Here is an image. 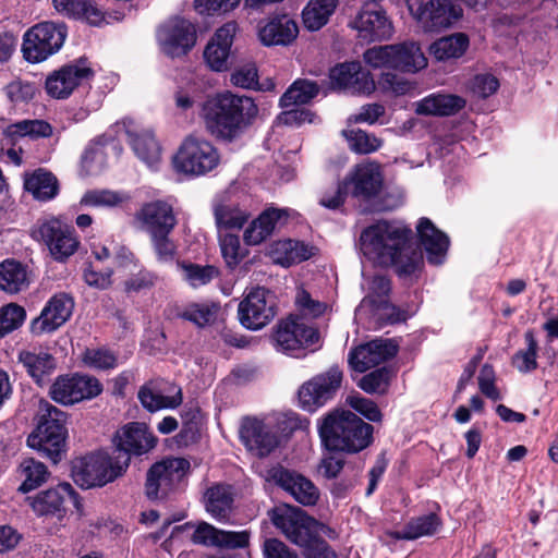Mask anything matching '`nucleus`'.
I'll use <instances>...</instances> for the list:
<instances>
[{
    "label": "nucleus",
    "instance_id": "obj_63",
    "mask_svg": "<svg viewBox=\"0 0 558 558\" xmlns=\"http://www.w3.org/2000/svg\"><path fill=\"white\" fill-rule=\"evenodd\" d=\"M170 233H157L149 235L151 245L160 263H170L174 259L177 254V245L170 239Z\"/></svg>",
    "mask_w": 558,
    "mask_h": 558
},
{
    "label": "nucleus",
    "instance_id": "obj_55",
    "mask_svg": "<svg viewBox=\"0 0 558 558\" xmlns=\"http://www.w3.org/2000/svg\"><path fill=\"white\" fill-rule=\"evenodd\" d=\"M177 529L178 530L193 529L194 531L191 535V539L194 544H198V545H203V546H207V547H218L220 529H217L207 522H204V521L197 522V523L187 522L184 525H181Z\"/></svg>",
    "mask_w": 558,
    "mask_h": 558
},
{
    "label": "nucleus",
    "instance_id": "obj_40",
    "mask_svg": "<svg viewBox=\"0 0 558 558\" xmlns=\"http://www.w3.org/2000/svg\"><path fill=\"white\" fill-rule=\"evenodd\" d=\"M339 0H310L302 11L305 28L315 32L324 27L335 13Z\"/></svg>",
    "mask_w": 558,
    "mask_h": 558
},
{
    "label": "nucleus",
    "instance_id": "obj_15",
    "mask_svg": "<svg viewBox=\"0 0 558 558\" xmlns=\"http://www.w3.org/2000/svg\"><path fill=\"white\" fill-rule=\"evenodd\" d=\"M101 391L102 385L97 378L75 374L58 377L50 388V396L56 402L70 405L95 398Z\"/></svg>",
    "mask_w": 558,
    "mask_h": 558
},
{
    "label": "nucleus",
    "instance_id": "obj_35",
    "mask_svg": "<svg viewBox=\"0 0 558 558\" xmlns=\"http://www.w3.org/2000/svg\"><path fill=\"white\" fill-rule=\"evenodd\" d=\"M465 106V100L451 94H430L414 104L415 112L422 116H451Z\"/></svg>",
    "mask_w": 558,
    "mask_h": 558
},
{
    "label": "nucleus",
    "instance_id": "obj_22",
    "mask_svg": "<svg viewBox=\"0 0 558 558\" xmlns=\"http://www.w3.org/2000/svg\"><path fill=\"white\" fill-rule=\"evenodd\" d=\"M238 32V24L227 22L216 29L204 49V60L208 68L215 72L229 69L232 45Z\"/></svg>",
    "mask_w": 558,
    "mask_h": 558
},
{
    "label": "nucleus",
    "instance_id": "obj_37",
    "mask_svg": "<svg viewBox=\"0 0 558 558\" xmlns=\"http://www.w3.org/2000/svg\"><path fill=\"white\" fill-rule=\"evenodd\" d=\"M142 405L150 412L161 409H174L182 403V393L178 389L172 396H165L158 380H150L142 386L137 393Z\"/></svg>",
    "mask_w": 558,
    "mask_h": 558
},
{
    "label": "nucleus",
    "instance_id": "obj_45",
    "mask_svg": "<svg viewBox=\"0 0 558 558\" xmlns=\"http://www.w3.org/2000/svg\"><path fill=\"white\" fill-rule=\"evenodd\" d=\"M25 189L40 201L53 198L58 192L57 179L47 171L37 170L25 179Z\"/></svg>",
    "mask_w": 558,
    "mask_h": 558
},
{
    "label": "nucleus",
    "instance_id": "obj_2",
    "mask_svg": "<svg viewBox=\"0 0 558 558\" xmlns=\"http://www.w3.org/2000/svg\"><path fill=\"white\" fill-rule=\"evenodd\" d=\"M257 113L258 108L251 97L231 92L208 97L199 109V117L207 132L226 142L240 137Z\"/></svg>",
    "mask_w": 558,
    "mask_h": 558
},
{
    "label": "nucleus",
    "instance_id": "obj_27",
    "mask_svg": "<svg viewBox=\"0 0 558 558\" xmlns=\"http://www.w3.org/2000/svg\"><path fill=\"white\" fill-rule=\"evenodd\" d=\"M352 26L359 37L367 43L389 39L393 33L392 23L384 10L362 9Z\"/></svg>",
    "mask_w": 558,
    "mask_h": 558
},
{
    "label": "nucleus",
    "instance_id": "obj_44",
    "mask_svg": "<svg viewBox=\"0 0 558 558\" xmlns=\"http://www.w3.org/2000/svg\"><path fill=\"white\" fill-rule=\"evenodd\" d=\"M216 225L219 229H241L250 219L251 213L231 202H221L214 207Z\"/></svg>",
    "mask_w": 558,
    "mask_h": 558
},
{
    "label": "nucleus",
    "instance_id": "obj_47",
    "mask_svg": "<svg viewBox=\"0 0 558 558\" xmlns=\"http://www.w3.org/2000/svg\"><path fill=\"white\" fill-rule=\"evenodd\" d=\"M319 87L308 80H296L280 98V106L284 109L305 105L318 95Z\"/></svg>",
    "mask_w": 558,
    "mask_h": 558
},
{
    "label": "nucleus",
    "instance_id": "obj_43",
    "mask_svg": "<svg viewBox=\"0 0 558 558\" xmlns=\"http://www.w3.org/2000/svg\"><path fill=\"white\" fill-rule=\"evenodd\" d=\"M441 525V521L435 513H428L412 519L402 531L388 533L397 539H416L435 534Z\"/></svg>",
    "mask_w": 558,
    "mask_h": 558
},
{
    "label": "nucleus",
    "instance_id": "obj_21",
    "mask_svg": "<svg viewBox=\"0 0 558 558\" xmlns=\"http://www.w3.org/2000/svg\"><path fill=\"white\" fill-rule=\"evenodd\" d=\"M116 457L131 454L142 456L150 451L157 444V438L145 423L131 422L119 428L113 436Z\"/></svg>",
    "mask_w": 558,
    "mask_h": 558
},
{
    "label": "nucleus",
    "instance_id": "obj_13",
    "mask_svg": "<svg viewBox=\"0 0 558 558\" xmlns=\"http://www.w3.org/2000/svg\"><path fill=\"white\" fill-rule=\"evenodd\" d=\"M341 381L342 372L338 366L312 377L299 388V405L304 411L315 412L335 397Z\"/></svg>",
    "mask_w": 558,
    "mask_h": 558
},
{
    "label": "nucleus",
    "instance_id": "obj_48",
    "mask_svg": "<svg viewBox=\"0 0 558 558\" xmlns=\"http://www.w3.org/2000/svg\"><path fill=\"white\" fill-rule=\"evenodd\" d=\"M230 81L234 86L246 89L274 90L276 86L271 78H267L263 83L258 82V71L254 63H246L235 69Z\"/></svg>",
    "mask_w": 558,
    "mask_h": 558
},
{
    "label": "nucleus",
    "instance_id": "obj_32",
    "mask_svg": "<svg viewBox=\"0 0 558 558\" xmlns=\"http://www.w3.org/2000/svg\"><path fill=\"white\" fill-rule=\"evenodd\" d=\"M299 34L296 22L288 15H281L269 20L259 27L258 36L265 46L291 44Z\"/></svg>",
    "mask_w": 558,
    "mask_h": 558
},
{
    "label": "nucleus",
    "instance_id": "obj_62",
    "mask_svg": "<svg viewBox=\"0 0 558 558\" xmlns=\"http://www.w3.org/2000/svg\"><path fill=\"white\" fill-rule=\"evenodd\" d=\"M390 373L386 367L378 368L365 376L359 383V387L367 393H383L389 384Z\"/></svg>",
    "mask_w": 558,
    "mask_h": 558
},
{
    "label": "nucleus",
    "instance_id": "obj_20",
    "mask_svg": "<svg viewBox=\"0 0 558 558\" xmlns=\"http://www.w3.org/2000/svg\"><path fill=\"white\" fill-rule=\"evenodd\" d=\"M350 194L362 201L376 197L384 185L381 167L375 161H364L356 165L344 179Z\"/></svg>",
    "mask_w": 558,
    "mask_h": 558
},
{
    "label": "nucleus",
    "instance_id": "obj_56",
    "mask_svg": "<svg viewBox=\"0 0 558 558\" xmlns=\"http://www.w3.org/2000/svg\"><path fill=\"white\" fill-rule=\"evenodd\" d=\"M26 318L25 310L15 304L10 303L0 308V337H3L19 327H21Z\"/></svg>",
    "mask_w": 558,
    "mask_h": 558
},
{
    "label": "nucleus",
    "instance_id": "obj_19",
    "mask_svg": "<svg viewBox=\"0 0 558 558\" xmlns=\"http://www.w3.org/2000/svg\"><path fill=\"white\" fill-rule=\"evenodd\" d=\"M190 462L183 458H170L154 464L146 480V494L148 498H158L166 495L186 474Z\"/></svg>",
    "mask_w": 558,
    "mask_h": 558
},
{
    "label": "nucleus",
    "instance_id": "obj_25",
    "mask_svg": "<svg viewBox=\"0 0 558 558\" xmlns=\"http://www.w3.org/2000/svg\"><path fill=\"white\" fill-rule=\"evenodd\" d=\"M73 299L66 293H58L49 299L40 315L32 323L35 335L50 333L64 325L72 315Z\"/></svg>",
    "mask_w": 558,
    "mask_h": 558
},
{
    "label": "nucleus",
    "instance_id": "obj_28",
    "mask_svg": "<svg viewBox=\"0 0 558 558\" xmlns=\"http://www.w3.org/2000/svg\"><path fill=\"white\" fill-rule=\"evenodd\" d=\"M28 500L32 509L38 515L61 517L68 501L77 504L76 495L69 483H62L54 488L41 492Z\"/></svg>",
    "mask_w": 558,
    "mask_h": 558
},
{
    "label": "nucleus",
    "instance_id": "obj_12",
    "mask_svg": "<svg viewBox=\"0 0 558 558\" xmlns=\"http://www.w3.org/2000/svg\"><path fill=\"white\" fill-rule=\"evenodd\" d=\"M156 39L159 50L171 59L186 56L196 44L195 26L182 17H172L157 29Z\"/></svg>",
    "mask_w": 558,
    "mask_h": 558
},
{
    "label": "nucleus",
    "instance_id": "obj_18",
    "mask_svg": "<svg viewBox=\"0 0 558 558\" xmlns=\"http://www.w3.org/2000/svg\"><path fill=\"white\" fill-rule=\"evenodd\" d=\"M94 72L86 59H78L57 71L46 78L45 88L49 96L56 99L68 98L83 82L88 81Z\"/></svg>",
    "mask_w": 558,
    "mask_h": 558
},
{
    "label": "nucleus",
    "instance_id": "obj_41",
    "mask_svg": "<svg viewBox=\"0 0 558 558\" xmlns=\"http://www.w3.org/2000/svg\"><path fill=\"white\" fill-rule=\"evenodd\" d=\"M427 65V59L415 43L396 45L393 69L415 73Z\"/></svg>",
    "mask_w": 558,
    "mask_h": 558
},
{
    "label": "nucleus",
    "instance_id": "obj_31",
    "mask_svg": "<svg viewBox=\"0 0 558 558\" xmlns=\"http://www.w3.org/2000/svg\"><path fill=\"white\" fill-rule=\"evenodd\" d=\"M128 140L134 154L142 162L153 170L159 168L162 160V151L153 131L147 129L128 131Z\"/></svg>",
    "mask_w": 558,
    "mask_h": 558
},
{
    "label": "nucleus",
    "instance_id": "obj_54",
    "mask_svg": "<svg viewBox=\"0 0 558 558\" xmlns=\"http://www.w3.org/2000/svg\"><path fill=\"white\" fill-rule=\"evenodd\" d=\"M220 312V305L217 303H193L184 308L181 316L203 327L213 324Z\"/></svg>",
    "mask_w": 558,
    "mask_h": 558
},
{
    "label": "nucleus",
    "instance_id": "obj_14",
    "mask_svg": "<svg viewBox=\"0 0 558 558\" xmlns=\"http://www.w3.org/2000/svg\"><path fill=\"white\" fill-rule=\"evenodd\" d=\"M134 221L149 235L171 233L178 225V211L171 199H155L140 207Z\"/></svg>",
    "mask_w": 558,
    "mask_h": 558
},
{
    "label": "nucleus",
    "instance_id": "obj_50",
    "mask_svg": "<svg viewBox=\"0 0 558 558\" xmlns=\"http://www.w3.org/2000/svg\"><path fill=\"white\" fill-rule=\"evenodd\" d=\"M5 133L8 136L31 138L48 137L52 134L51 125L43 120H23L12 123L7 126Z\"/></svg>",
    "mask_w": 558,
    "mask_h": 558
},
{
    "label": "nucleus",
    "instance_id": "obj_10",
    "mask_svg": "<svg viewBox=\"0 0 558 558\" xmlns=\"http://www.w3.org/2000/svg\"><path fill=\"white\" fill-rule=\"evenodd\" d=\"M286 418L282 417H244L241 421L239 436L245 448L259 458L269 456L279 445V432Z\"/></svg>",
    "mask_w": 558,
    "mask_h": 558
},
{
    "label": "nucleus",
    "instance_id": "obj_11",
    "mask_svg": "<svg viewBox=\"0 0 558 558\" xmlns=\"http://www.w3.org/2000/svg\"><path fill=\"white\" fill-rule=\"evenodd\" d=\"M411 15L426 31H438L454 25L463 15L456 0H407Z\"/></svg>",
    "mask_w": 558,
    "mask_h": 558
},
{
    "label": "nucleus",
    "instance_id": "obj_57",
    "mask_svg": "<svg viewBox=\"0 0 558 558\" xmlns=\"http://www.w3.org/2000/svg\"><path fill=\"white\" fill-rule=\"evenodd\" d=\"M295 306L298 311L307 318H316L325 314L328 304L314 300L308 291L303 287H299L295 293Z\"/></svg>",
    "mask_w": 558,
    "mask_h": 558
},
{
    "label": "nucleus",
    "instance_id": "obj_9",
    "mask_svg": "<svg viewBox=\"0 0 558 558\" xmlns=\"http://www.w3.org/2000/svg\"><path fill=\"white\" fill-rule=\"evenodd\" d=\"M32 238L43 243L59 263L66 262L81 244L75 229L56 217L39 220L32 230Z\"/></svg>",
    "mask_w": 558,
    "mask_h": 558
},
{
    "label": "nucleus",
    "instance_id": "obj_29",
    "mask_svg": "<svg viewBox=\"0 0 558 558\" xmlns=\"http://www.w3.org/2000/svg\"><path fill=\"white\" fill-rule=\"evenodd\" d=\"M416 230L427 260L434 265L442 264L450 244L447 234L437 229L428 218H421Z\"/></svg>",
    "mask_w": 558,
    "mask_h": 558
},
{
    "label": "nucleus",
    "instance_id": "obj_6",
    "mask_svg": "<svg viewBox=\"0 0 558 558\" xmlns=\"http://www.w3.org/2000/svg\"><path fill=\"white\" fill-rule=\"evenodd\" d=\"M221 162L218 148L208 140L189 135L180 144L172 165L177 173L198 178L214 172Z\"/></svg>",
    "mask_w": 558,
    "mask_h": 558
},
{
    "label": "nucleus",
    "instance_id": "obj_42",
    "mask_svg": "<svg viewBox=\"0 0 558 558\" xmlns=\"http://www.w3.org/2000/svg\"><path fill=\"white\" fill-rule=\"evenodd\" d=\"M28 286L26 268L13 258L0 263V289L8 293H17Z\"/></svg>",
    "mask_w": 558,
    "mask_h": 558
},
{
    "label": "nucleus",
    "instance_id": "obj_4",
    "mask_svg": "<svg viewBox=\"0 0 558 558\" xmlns=\"http://www.w3.org/2000/svg\"><path fill=\"white\" fill-rule=\"evenodd\" d=\"M318 432L328 451L359 452L371 444L373 426L351 411L335 410L324 417Z\"/></svg>",
    "mask_w": 558,
    "mask_h": 558
},
{
    "label": "nucleus",
    "instance_id": "obj_53",
    "mask_svg": "<svg viewBox=\"0 0 558 558\" xmlns=\"http://www.w3.org/2000/svg\"><path fill=\"white\" fill-rule=\"evenodd\" d=\"M390 291V281L381 275H376L368 282V293L362 300L360 306L356 310L357 314L366 313L367 310H372L378 305L379 301L387 300V295Z\"/></svg>",
    "mask_w": 558,
    "mask_h": 558
},
{
    "label": "nucleus",
    "instance_id": "obj_39",
    "mask_svg": "<svg viewBox=\"0 0 558 558\" xmlns=\"http://www.w3.org/2000/svg\"><path fill=\"white\" fill-rule=\"evenodd\" d=\"M470 46V38L464 33H454L435 40L429 46V53L437 61H449L461 58Z\"/></svg>",
    "mask_w": 558,
    "mask_h": 558
},
{
    "label": "nucleus",
    "instance_id": "obj_5",
    "mask_svg": "<svg viewBox=\"0 0 558 558\" xmlns=\"http://www.w3.org/2000/svg\"><path fill=\"white\" fill-rule=\"evenodd\" d=\"M65 414L47 401L40 402L38 424L27 437L28 447L43 452L53 463L61 459L65 447Z\"/></svg>",
    "mask_w": 558,
    "mask_h": 558
},
{
    "label": "nucleus",
    "instance_id": "obj_26",
    "mask_svg": "<svg viewBox=\"0 0 558 558\" xmlns=\"http://www.w3.org/2000/svg\"><path fill=\"white\" fill-rule=\"evenodd\" d=\"M329 78L333 88L352 94H371L376 88L369 72L363 70L360 62H345L333 66Z\"/></svg>",
    "mask_w": 558,
    "mask_h": 558
},
{
    "label": "nucleus",
    "instance_id": "obj_64",
    "mask_svg": "<svg viewBox=\"0 0 558 558\" xmlns=\"http://www.w3.org/2000/svg\"><path fill=\"white\" fill-rule=\"evenodd\" d=\"M8 98L14 104L28 102L37 94V86L34 83L16 80L5 86Z\"/></svg>",
    "mask_w": 558,
    "mask_h": 558
},
{
    "label": "nucleus",
    "instance_id": "obj_24",
    "mask_svg": "<svg viewBox=\"0 0 558 558\" xmlns=\"http://www.w3.org/2000/svg\"><path fill=\"white\" fill-rule=\"evenodd\" d=\"M398 345L391 339H374L352 349L349 353V364L352 369L364 373L367 369L393 357Z\"/></svg>",
    "mask_w": 558,
    "mask_h": 558
},
{
    "label": "nucleus",
    "instance_id": "obj_8",
    "mask_svg": "<svg viewBox=\"0 0 558 558\" xmlns=\"http://www.w3.org/2000/svg\"><path fill=\"white\" fill-rule=\"evenodd\" d=\"M68 35L64 23L41 22L28 28L23 35L22 53L31 63H39L57 53Z\"/></svg>",
    "mask_w": 558,
    "mask_h": 558
},
{
    "label": "nucleus",
    "instance_id": "obj_49",
    "mask_svg": "<svg viewBox=\"0 0 558 558\" xmlns=\"http://www.w3.org/2000/svg\"><path fill=\"white\" fill-rule=\"evenodd\" d=\"M20 470L24 476V481L19 487V490L22 493H28L36 489L44 484L49 476L46 465L33 458L25 459L21 463Z\"/></svg>",
    "mask_w": 558,
    "mask_h": 558
},
{
    "label": "nucleus",
    "instance_id": "obj_61",
    "mask_svg": "<svg viewBox=\"0 0 558 558\" xmlns=\"http://www.w3.org/2000/svg\"><path fill=\"white\" fill-rule=\"evenodd\" d=\"M220 250L223 259L231 268L235 267L244 257L240 239L235 234H223L220 236Z\"/></svg>",
    "mask_w": 558,
    "mask_h": 558
},
{
    "label": "nucleus",
    "instance_id": "obj_23",
    "mask_svg": "<svg viewBox=\"0 0 558 558\" xmlns=\"http://www.w3.org/2000/svg\"><path fill=\"white\" fill-rule=\"evenodd\" d=\"M267 480L275 482L303 506H314L319 499L318 488L300 473L276 466L268 471Z\"/></svg>",
    "mask_w": 558,
    "mask_h": 558
},
{
    "label": "nucleus",
    "instance_id": "obj_3",
    "mask_svg": "<svg viewBox=\"0 0 558 558\" xmlns=\"http://www.w3.org/2000/svg\"><path fill=\"white\" fill-rule=\"evenodd\" d=\"M268 518L287 539L303 549L306 558H338L323 539L335 538L336 532L300 508L282 504L270 509Z\"/></svg>",
    "mask_w": 558,
    "mask_h": 558
},
{
    "label": "nucleus",
    "instance_id": "obj_30",
    "mask_svg": "<svg viewBox=\"0 0 558 558\" xmlns=\"http://www.w3.org/2000/svg\"><path fill=\"white\" fill-rule=\"evenodd\" d=\"M291 210L268 208L254 219L245 229L243 239L247 245H258L265 241L275 228L290 217Z\"/></svg>",
    "mask_w": 558,
    "mask_h": 558
},
{
    "label": "nucleus",
    "instance_id": "obj_58",
    "mask_svg": "<svg viewBox=\"0 0 558 558\" xmlns=\"http://www.w3.org/2000/svg\"><path fill=\"white\" fill-rule=\"evenodd\" d=\"M527 348L524 351H519L513 356L514 367L522 372L527 373L536 368L537 343L531 332L525 335Z\"/></svg>",
    "mask_w": 558,
    "mask_h": 558
},
{
    "label": "nucleus",
    "instance_id": "obj_51",
    "mask_svg": "<svg viewBox=\"0 0 558 558\" xmlns=\"http://www.w3.org/2000/svg\"><path fill=\"white\" fill-rule=\"evenodd\" d=\"M342 134L347 138L351 150L357 154L374 153L383 145L380 138L360 129L344 130Z\"/></svg>",
    "mask_w": 558,
    "mask_h": 558
},
{
    "label": "nucleus",
    "instance_id": "obj_52",
    "mask_svg": "<svg viewBox=\"0 0 558 558\" xmlns=\"http://www.w3.org/2000/svg\"><path fill=\"white\" fill-rule=\"evenodd\" d=\"M184 280L193 288H198L209 283L218 276V270L214 266H202L192 263H178Z\"/></svg>",
    "mask_w": 558,
    "mask_h": 558
},
{
    "label": "nucleus",
    "instance_id": "obj_60",
    "mask_svg": "<svg viewBox=\"0 0 558 558\" xmlns=\"http://www.w3.org/2000/svg\"><path fill=\"white\" fill-rule=\"evenodd\" d=\"M396 45L379 46L364 52V61L373 68L393 69Z\"/></svg>",
    "mask_w": 558,
    "mask_h": 558
},
{
    "label": "nucleus",
    "instance_id": "obj_16",
    "mask_svg": "<svg viewBox=\"0 0 558 558\" xmlns=\"http://www.w3.org/2000/svg\"><path fill=\"white\" fill-rule=\"evenodd\" d=\"M278 350L296 355L302 349L317 343V330L296 316L280 322L274 336Z\"/></svg>",
    "mask_w": 558,
    "mask_h": 558
},
{
    "label": "nucleus",
    "instance_id": "obj_34",
    "mask_svg": "<svg viewBox=\"0 0 558 558\" xmlns=\"http://www.w3.org/2000/svg\"><path fill=\"white\" fill-rule=\"evenodd\" d=\"M17 360L39 386L48 381V377L56 368L54 357L41 350H22L19 353Z\"/></svg>",
    "mask_w": 558,
    "mask_h": 558
},
{
    "label": "nucleus",
    "instance_id": "obj_59",
    "mask_svg": "<svg viewBox=\"0 0 558 558\" xmlns=\"http://www.w3.org/2000/svg\"><path fill=\"white\" fill-rule=\"evenodd\" d=\"M86 366L96 369L114 368L118 364L117 356L107 349H87L83 354Z\"/></svg>",
    "mask_w": 558,
    "mask_h": 558
},
{
    "label": "nucleus",
    "instance_id": "obj_46",
    "mask_svg": "<svg viewBox=\"0 0 558 558\" xmlns=\"http://www.w3.org/2000/svg\"><path fill=\"white\" fill-rule=\"evenodd\" d=\"M130 195L112 190H89L83 194L80 205L83 207L116 208L130 201Z\"/></svg>",
    "mask_w": 558,
    "mask_h": 558
},
{
    "label": "nucleus",
    "instance_id": "obj_33",
    "mask_svg": "<svg viewBox=\"0 0 558 558\" xmlns=\"http://www.w3.org/2000/svg\"><path fill=\"white\" fill-rule=\"evenodd\" d=\"M53 9L61 15L85 20L88 24L99 26L105 14L96 0H51Z\"/></svg>",
    "mask_w": 558,
    "mask_h": 558
},
{
    "label": "nucleus",
    "instance_id": "obj_1",
    "mask_svg": "<svg viewBox=\"0 0 558 558\" xmlns=\"http://www.w3.org/2000/svg\"><path fill=\"white\" fill-rule=\"evenodd\" d=\"M412 231L400 222L377 221L364 229L360 236L363 255L380 266H393L400 276L415 274L422 254L411 242Z\"/></svg>",
    "mask_w": 558,
    "mask_h": 558
},
{
    "label": "nucleus",
    "instance_id": "obj_38",
    "mask_svg": "<svg viewBox=\"0 0 558 558\" xmlns=\"http://www.w3.org/2000/svg\"><path fill=\"white\" fill-rule=\"evenodd\" d=\"M206 511L217 521L229 518L233 504L231 486L217 484L209 487L204 496Z\"/></svg>",
    "mask_w": 558,
    "mask_h": 558
},
{
    "label": "nucleus",
    "instance_id": "obj_36",
    "mask_svg": "<svg viewBox=\"0 0 558 558\" xmlns=\"http://www.w3.org/2000/svg\"><path fill=\"white\" fill-rule=\"evenodd\" d=\"M312 255V246L295 240H279L274 242L268 248V256L271 260L283 267L306 260Z\"/></svg>",
    "mask_w": 558,
    "mask_h": 558
},
{
    "label": "nucleus",
    "instance_id": "obj_7",
    "mask_svg": "<svg viewBox=\"0 0 558 558\" xmlns=\"http://www.w3.org/2000/svg\"><path fill=\"white\" fill-rule=\"evenodd\" d=\"M130 459L98 451L74 462L72 476L82 488L101 487L113 482L128 469Z\"/></svg>",
    "mask_w": 558,
    "mask_h": 558
},
{
    "label": "nucleus",
    "instance_id": "obj_17",
    "mask_svg": "<svg viewBox=\"0 0 558 558\" xmlns=\"http://www.w3.org/2000/svg\"><path fill=\"white\" fill-rule=\"evenodd\" d=\"M238 313L245 328L258 330L275 317V303L266 289L254 288L240 302Z\"/></svg>",
    "mask_w": 558,
    "mask_h": 558
}]
</instances>
